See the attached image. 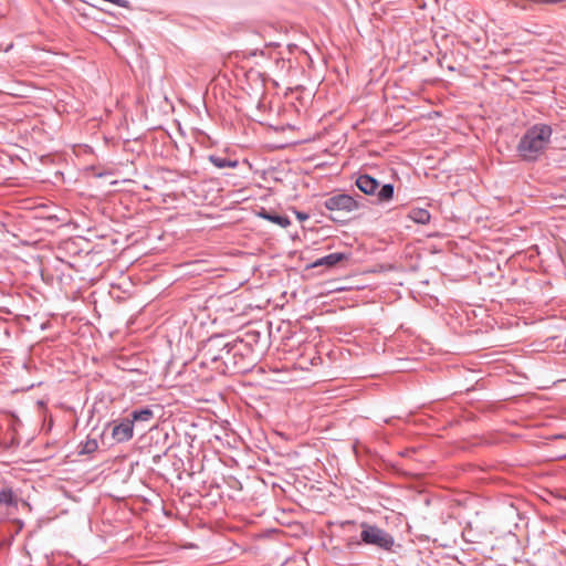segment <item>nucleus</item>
I'll list each match as a JSON object with an SVG mask.
<instances>
[{"label": "nucleus", "mask_w": 566, "mask_h": 566, "mask_svg": "<svg viewBox=\"0 0 566 566\" xmlns=\"http://www.w3.org/2000/svg\"><path fill=\"white\" fill-rule=\"evenodd\" d=\"M201 365L220 375L244 374L254 366L252 345L242 339L228 340L223 335H213L201 348Z\"/></svg>", "instance_id": "nucleus-1"}, {"label": "nucleus", "mask_w": 566, "mask_h": 566, "mask_svg": "<svg viewBox=\"0 0 566 566\" xmlns=\"http://www.w3.org/2000/svg\"><path fill=\"white\" fill-rule=\"evenodd\" d=\"M553 129L547 124H535L526 129L517 146V155L525 161H536L546 150Z\"/></svg>", "instance_id": "nucleus-2"}, {"label": "nucleus", "mask_w": 566, "mask_h": 566, "mask_svg": "<svg viewBox=\"0 0 566 566\" xmlns=\"http://www.w3.org/2000/svg\"><path fill=\"white\" fill-rule=\"evenodd\" d=\"M359 537H350L347 539L346 547L349 551H354L360 545L373 546L378 551L395 553L396 541L395 537L386 530L370 524L367 522L360 523ZM400 547V545H397Z\"/></svg>", "instance_id": "nucleus-3"}, {"label": "nucleus", "mask_w": 566, "mask_h": 566, "mask_svg": "<svg viewBox=\"0 0 566 566\" xmlns=\"http://www.w3.org/2000/svg\"><path fill=\"white\" fill-rule=\"evenodd\" d=\"M323 207L332 213L333 221H339V217L360 209L363 203L350 195L336 193L326 198Z\"/></svg>", "instance_id": "nucleus-4"}, {"label": "nucleus", "mask_w": 566, "mask_h": 566, "mask_svg": "<svg viewBox=\"0 0 566 566\" xmlns=\"http://www.w3.org/2000/svg\"><path fill=\"white\" fill-rule=\"evenodd\" d=\"M356 186L365 195H369V196L376 195L377 200L379 202H387V201L391 200L394 197V192H395L394 185H391V184H385L378 190V188H379L378 180L367 174L359 175L357 177Z\"/></svg>", "instance_id": "nucleus-5"}, {"label": "nucleus", "mask_w": 566, "mask_h": 566, "mask_svg": "<svg viewBox=\"0 0 566 566\" xmlns=\"http://www.w3.org/2000/svg\"><path fill=\"white\" fill-rule=\"evenodd\" d=\"M134 420L123 419L119 423L114 424L112 437L116 442H126L133 438Z\"/></svg>", "instance_id": "nucleus-6"}, {"label": "nucleus", "mask_w": 566, "mask_h": 566, "mask_svg": "<svg viewBox=\"0 0 566 566\" xmlns=\"http://www.w3.org/2000/svg\"><path fill=\"white\" fill-rule=\"evenodd\" d=\"M347 259H348V255L346 253L334 252V253H329V254L316 260L314 262L313 266L326 265L328 268H332V266L336 265L337 263H339L340 261H344Z\"/></svg>", "instance_id": "nucleus-7"}, {"label": "nucleus", "mask_w": 566, "mask_h": 566, "mask_svg": "<svg viewBox=\"0 0 566 566\" xmlns=\"http://www.w3.org/2000/svg\"><path fill=\"white\" fill-rule=\"evenodd\" d=\"M154 418V411L149 407H145L142 409H135L130 412L129 420H134L135 423H148Z\"/></svg>", "instance_id": "nucleus-8"}, {"label": "nucleus", "mask_w": 566, "mask_h": 566, "mask_svg": "<svg viewBox=\"0 0 566 566\" xmlns=\"http://www.w3.org/2000/svg\"><path fill=\"white\" fill-rule=\"evenodd\" d=\"M208 160L219 169L237 168L239 166V161L237 159H230L218 155H209Z\"/></svg>", "instance_id": "nucleus-9"}, {"label": "nucleus", "mask_w": 566, "mask_h": 566, "mask_svg": "<svg viewBox=\"0 0 566 566\" xmlns=\"http://www.w3.org/2000/svg\"><path fill=\"white\" fill-rule=\"evenodd\" d=\"M260 217L280 226L281 228H287L291 224V221L287 216L277 214L274 212L266 211L264 209L260 212Z\"/></svg>", "instance_id": "nucleus-10"}, {"label": "nucleus", "mask_w": 566, "mask_h": 566, "mask_svg": "<svg viewBox=\"0 0 566 566\" xmlns=\"http://www.w3.org/2000/svg\"><path fill=\"white\" fill-rule=\"evenodd\" d=\"M409 216H410L411 220H413L416 223H419V224L429 223L430 218H431L430 212L427 209H421V208L412 209L410 211Z\"/></svg>", "instance_id": "nucleus-11"}, {"label": "nucleus", "mask_w": 566, "mask_h": 566, "mask_svg": "<svg viewBox=\"0 0 566 566\" xmlns=\"http://www.w3.org/2000/svg\"><path fill=\"white\" fill-rule=\"evenodd\" d=\"M15 506L17 499L11 488H3L0 490V506Z\"/></svg>", "instance_id": "nucleus-12"}, {"label": "nucleus", "mask_w": 566, "mask_h": 566, "mask_svg": "<svg viewBox=\"0 0 566 566\" xmlns=\"http://www.w3.org/2000/svg\"><path fill=\"white\" fill-rule=\"evenodd\" d=\"M78 448H80V450H78L80 454H91L97 450L98 442L96 439L87 438L86 441L81 442Z\"/></svg>", "instance_id": "nucleus-13"}, {"label": "nucleus", "mask_w": 566, "mask_h": 566, "mask_svg": "<svg viewBox=\"0 0 566 566\" xmlns=\"http://www.w3.org/2000/svg\"><path fill=\"white\" fill-rule=\"evenodd\" d=\"M511 2L514 7L521 8L523 10H527L532 8L533 3H535L534 0H507Z\"/></svg>", "instance_id": "nucleus-14"}, {"label": "nucleus", "mask_w": 566, "mask_h": 566, "mask_svg": "<svg viewBox=\"0 0 566 566\" xmlns=\"http://www.w3.org/2000/svg\"><path fill=\"white\" fill-rule=\"evenodd\" d=\"M296 216L300 220H305L308 218V216L304 212H296Z\"/></svg>", "instance_id": "nucleus-15"}, {"label": "nucleus", "mask_w": 566, "mask_h": 566, "mask_svg": "<svg viewBox=\"0 0 566 566\" xmlns=\"http://www.w3.org/2000/svg\"><path fill=\"white\" fill-rule=\"evenodd\" d=\"M355 525H356V523H355V522H353V521H346V522L343 524V526H352V527H354Z\"/></svg>", "instance_id": "nucleus-16"}]
</instances>
